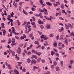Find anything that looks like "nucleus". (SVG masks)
I'll return each instance as SVG.
<instances>
[{"label": "nucleus", "mask_w": 74, "mask_h": 74, "mask_svg": "<svg viewBox=\"0 0 74 74\" xmlns=\"http://www.w3.org/2000/svg\"><path fill=\"white\" fill-rule=\"evenodd\" d=\"M12 39L13 40L12 41V44H11L12 46H13V45H16V43H15V38H12Z\"/></svg>", "instance_id": "nucleus-1"}, {"label": "nucleus", "mask_w": 74, "mask_h": 74, "mask_svg": "<svg viewBox=\"0 0 74 74\" xmlns=\"http://www.w3.org/2000/svg\"><path fill=\"white\" fill-rule=\"evenodd\" d=\"M18 50H17V52L18 53H20L21 52V51H22V50L21 49V47H18Z\"/></svg>", "instance_id": "nucleus-2"}, {"label": "nucleus", "mask_w": 74, "mask_h": 74, "mask_svg": "<svg viewBox=\"0 0 74 74\" xmlns=\"http://www.w3.org/2000/svg\"><path fill=\"white\" fill-rule=\"evenodd\" d=\"M6 66H7L8 67V68L9 69H10L11 70V69H12V68H11V67H10V65L9 64L7 63V62H6L5 63Z\"/></svg>", "instance_id": "nucleus-3"}, {"label": "nucleus", "mask_w": 74, "mask_h": 74, "mask_svg": "<svg viewBox=\"0 0 74 74\" xmlns=\"http://www.w3.org/2000/svg\"><path fill=\"white\" fill-rule=\"evenodd\" d=\"M23 36H21L20 37V39L21 40H23V39H24V38H26V35H25V34H23Z\"/></svg>", "instance_id": "nucleus-4"}, {"label": "nucleus", "mask_w": 74, "mask_h": 74, "mask_svg": "<svg viewBox=\"0 0 74 74\" xmlns=\"http://www.w3.org/2000/svg\"><path fill=\"white\" fill-rule=\"evenodd\" d=\"M44 13L46 15H48V13L47 12V10L45 9V8H44Z\"/></svg>", "instance_id": "nucleus-5"}, {"label": "nucleus", "mask_w": 74, "mask_h": 74, "mask_svg": "<svg viewBox=\"0 0 74 74\" xmlns=\"http://www.w3.org/2000/svg\"><path fill=\"white\" fill-rule=\"evenodd\" d=\"M38 23L39 24H40V25H43V24H44L43 22H41V21L40 20L38 19Z\"/></svg>", "instance_id": "nucleus-6"}, {"label": "nucleus", "mask_w": 74, "mask_h": 74, "mask_svg": "<svg viewBox=\"0 0 74 74\" xmlns=\"http://www.w3.org/2000/svg\"><path fill=\"white\" fill-rule=\"evenodd\" d=\"M46 4L49 5V6H52V3H51L49 2H46Z\"/></svg>", "instance_id": "nucleus-7"}, {"label": "nucleus", "mask_w": 74, "mask_h": 74, "mask_svg": "<svg viewBox=\"0 0 74 74\" xmlns=\"http://www.w3.org/2000/svg\"><path fill=\"white\" fill-rule=\"evenodd\" d=\"M63 30H64V28L63 27H62L61 28V29H58V32H62V31H63Z\"/></svg>", "instance_id": "nucleus-8"}, {"label": "nucleus", "mask_w": 74, "mask_h": 74, "mask_svg": "<svg viewBox=\"0 0 74 74\" xmlns=\"http://www.w3.org/2000/svg\"><path fill=\"white\" fill-rule=\"evenodd\" d=\"M12 33L14 34H15V33H16V32H15V29H14V27H12Z\"/></svg>", "instance_id": "nucleus-9"}, {"label": "nucleus", "mask_w": 74, "mask_h": 74, "mask_svg": "<svg viewBox=\"0 0 74 74\" xmlns=\"http://www.w3.org/2000/svg\"><path fill=\"white\" fill-rule=\"evenodd\" d=\"M4 25H5L4 23H1V27L3 29H5V27L4 26Z\"/></svg>", "instance_id": "nucleus-10"}, {"label": "nucleus", "mask_w": 74, "mask_h": 74, "mask_svg": "<svg viewBox=\"0 0 74 74\" xmlns=\"http://www.w3.org/2000/svg\"><path fill=\"white\" fill-rule=\"evenodd\" d=\"M14 71L15 74H19V72L18 71L16 70V69L14 70Z\"/></svg>", "instance_id": "nucleus-11"}, {"label": "nucleus", "mask_w": 74, "mask_h": 74, "mask_svg": "<svg viewBox=\"0 0 74 74\" xmlns=\"http://www.w3.org/2000/svg\"><path fill=\"white\" fill-rule=\"evenodd\" d=\"M32 59H33V58H34L35 59H37V56H36L35 55H33L32 56V57H31Z\"/></svg>", "instance_id": "nucleus-12"}, {"label": "nucleus", "mask_w": 74, "mask_h": 74, "mask_svg": "<svg viewBox=\"0 0 74 74\" xmlns=\"http://www.w3.org/2000/svg\"><path fill=\"white\" fill-rule=\"evenodd\" d=\"M46 28L48 29H51V25H47Z\"/></svg>", "instance_id": "nucleus-13"}, {"label": "nucleus", "mask_w": 74, "mask_h": 74, "mask_svg": "<svg viewBox=\"0 0 74 74\" xmlns=\"http://www.w3.org/2000/svg\"><path fill=\"white\" fill-rule=\"evenodd\" d=\"M47 36L45 35H42L40 36V38H45V37H46Z\"/></svg>", "instance_id": "nucleus-14"}, {"label": "nucleus", "mask_w": 74, "mask_h": 74, "mask_svg": "<svg viewBox=\"0 0 74 74\" xmlns=\"http://www.w3.org/2000/svg\"><path fill=\"white\" fill-rule=\"evenodd\" d=\"M65 28H66V29L67 30H69V27H68V26L66 24H65Z\"/></svg>", "instance_id": "nucleus-15"}, {"label": "nucleus", "mask_w": 74, "mask_h": 74, "mask_svg": "<svg viewBox=\"0 0 74 74\" xmlns=\"http://www.w3.org/2000/svg\"><path fill=\"white\" fill-rule=\"evenodd\" d=\"M62 13H63V14H65V15H67V12H65V10H62Z\"/></svg>", "instance_id": "nucleus-16"}, {"label": "nucleus", "mask_w": 74, "mask_h": 74, "mask_svg": "<svg viewBox=\"0 0 74 74\" xmlns=\"http://www.w3.org/2000/svg\"><path fill=\"white\" fill-rule=\"evenodd\" d=\"M8 32H10V36H12V32H11V29H9V30L8 31Z\"/></svg>", "instance_id": "nucleus-17"}, {"label": "nucleus", "mask_w": 74, "mask_h": 74, "mask_svg": "<svg viewBox=\"0 0 74 74\" xmlns=\"http://www.w3.org/2000/svg\"><path fill=\"white\" fill-rule=\"evenodd\" d=\"M3 36H5V33H6V31L5 30H4L3 31Z\"/></svg>", "instance_id": "nucleus-18"}, {"label": "nucleus", "mask_w": 74, "mask_h": 74, "mask_svg": "<svg viewBox=\"0 0 74 74\" xmlns=\"http://www.w3.org/2000/svg\"><path fill=\"white\" fill-rule=\"evenodd\" d=\"M32 62H33L34 64H36V63H37V62H36V60H32Z\"/></svg>", "instance_id": "nucleus-19"}, {"label": "nucleus", "mask_w": 74, "mask_h": 74, "mask_svg": "<svg viewBox=\"0 0 74 74\" xmlns=\"http://www.w3.org/2000/svg\"><path fill=\"white\" fill-rule=\"evenodd\" d=\"M15 38H16V39H17V40H20V38H19V37L16 36H15Z\"/></svg>", "instance_id": "nucleus-20"}, {"label": "nucleus", "mask_w": 74, "mask_h": 74, "mask_svg": "<svg viewBox=\"0 0 74 74\" xmlns=\"http://www.w3.org/2000/svg\"><path fill=\"white\" fill-rule=\"evenodd\" d=\"M51 53L52 56H53V55H55V52L53 51H51Z\"/></svg>", "instance_id": "nucleus-21"}, {"label": "nucleus", "mask_w": 74, "mask_h": 74, "mask_svg": "<svg viewBox=\"0 0 74 74\" xmlns=\"http://www.w3.org/2000/svg\"><path fill=\"white\" fill-rule=\"evenodd\" d=\"M59 35H58L56 37V39L57 40H58L59 39Z\"/></svg>", "instance_id": "nucleus-22"}, {"label": "nucleus", "mask_w": 74, "mask_h": 74, "mask_svg": "<svg viewBox=\"0 0 74 74\" xmlns=\"http://www.w3.org/2000/svg\"><path fill=\"white\" fill-rule=\"evenodd\" d=\"M56 69L57 71H59V70H60L59 68L58 67H56Z\"/></svg>", "instance_id": "nucleus-23"}, {"label": "nucleus", "mask_w": 74, "mask_h": 74, "mask_svg": "<svg viewBox=\"0 0 74 74\" xmlns=\"http://www.w3.org/2000/svg\"><path fill=\"white\" fill-rule=\"evenodd\" d=\"M12 54L13 56H15V52L14 51H12Z\"/></svg>", "instance_id": "nucleus-24"}, {"label": "nucleus", "mask_w": 74, "mask_h": 74, "mask_svg": "<svg viewBox=\"0 0 74 74\" xmlns=\"http://www.w3.org/2000/svg\"><path fill=\"white\" fill-rule=\"evenodd\" d=\"M60 64L61 66H63V62L62 61H61L60 62Z\"/></svg>", "instance_id": "nucleus-25"}, {"label": "nucleus", "mask_w": 74, "mask_h": 74, "mask_svg": "<svg viewBox=\"0 0 74 74\" xmlns=\"http://www.w3.org/2000/svg\"><path fill=\"white\" fill-rule=\"evenodd\" d=\"M35 44H37V45H39V43L37 41H35L34 42Z\"/></svg>", "instance_id": "nucleus-26"}, {"label": "nucleus", "mask_w": 74, "mask_h": 74, "mask_svg": "<svg viewBox=\"0 0 74 74\" xmlns=\"http://www.w3.org/2000/svg\"><path fill=\"white\" fill-rule=\"evenodd\" d=\"M17 23H18V26H19V25H20V22H19V20H17Z\"/></svg>", "instance_id": "nucleus-27"}, {"label": "nucleus", "mask_w": 74, "mask_h": 74, "mask_svg": "<svg viewBox=\"0 0 74 74\" xmlns=\"http://www.w3.org/2000/svg\"><path fill=\"white\" fill-rule=\"evenodd\" d=\"M53 64L55 66H56V65H57V63H56V61H54L53 62Z\"/></svg>", "instance_id": "nucleus-28"}, {"label": "nucleus", "mask_w": 74, "mask_h": 74, "mask_svg": "<svg viewBox=\"0 0 74 74\" xmlns=\"http://www.w3.org/2000/svg\"><path fill=\"white\" fill-rule=\"evenodd\" d=\"M41 60V58H39L37 60V61H38V62H40Z\"/></svg>", "instance_id": "nucleus-29"}, {"label": "nucleus", "mask_w": 74, "mask_h": 74, "mask_svg": "<svg viewBox=\"0 0 74 74\" xmlns=\"http://www.w3.org/2000/svg\"><path fill=\"white\" fill-rule=\"evenodd\" d=\"M26 70V69L25 68H24L22 69V71L23 72H25Z\"/></svg>", "instance_id": "nucleus-30"}, {"label": "nucleus", "mask_w": 74, "mask_h": 74, "mask_svg": "<svg viewBox=\"0 0 74 74\" xmlns=\"http://www.w3.org/2000/svg\"><path fill=\"white\" fill-rule=\"evenodd\" d=\"M31 61V60H30V59L28 58L27 59V62H28V63H30V62Z\"/></svg>", "instance_id": "nucleus-31"}, {"label": "nucleus", "mask_w": 74, "mask_h": 74, "mask_svg": "<svg viewBox=\"0 0 74 74\" xmlns=\"http://www.w3.org/2000/svg\"><path fill=\"white\" fill-rule=\"evenodd\" d=\"M67 13H68V14H70L71 13V11H70L69 10H68L67 11Z\"/></svg>", "instance_id": "nucleus-32"}, {"label": "nucleus", "mask_w": 74, "mask_h": 74, "mask_svg": "<svg viewBox=\"0 0 74 74\" xmlns=\"http://www.w3.org/2000/svg\"><path fill=\"white\" fill-rule=\"evenodd\" d=\"M59 18L60 20H61L62 21H63V20H64V18H62V17H59Z\"/></svg>", "instance_id": "nucleus-33"}, {"label": "nucleus", "mask_w": 74, "mask_h": 74, "mask_svg": "<svg viewBox=\"0 0 74 74\" xmlns=\"http://www.w3.org/2000/svg\"><path fill=\"white\" fill-rule=\"evenodd\" d=\"M53 45L54 47H56V45H57V43H54Z\"/></svg>", "instance_id": "nucleus-34"}, {"label": "nucleus", "mask_w": 74, "mask_h": 74, "mask_svg": "<svg viewBox=\"0 0 74 74\" xmlns=\"http://www.w3.org/2000/svg\"><path fill=\"white\" fill-rule=\"evenodd\" d=\"M44 17L46 19H47V20H49V18H48L47 17V16H45Z\"/></svg>", "instance_id": "nucleus-35"}, {"label": "nucleus", "mask_w": 74, "mask_h": 74, "mask_svg": "<svg viewBox=\"0 0 74 74\" xmlns=\"http://www.w3.org/2000/svg\"><path fill=\"white\" fill-rule=\"evenodd\" d=\"M56 4H58V5H60V3L59 2H56Z\"/></svg>", "instance_id": "nucleus-36"}, {"label": "nucleus", "mask_w": 74, "mask_h": 74, "mask_svg": "<svg viewBox=\"0 0 74 74\" xmlns=\"http://www.w3.org/2000/svg\"><path fill=\"white\" fill-rule=\"evenodd\" d=\"M70 62H71L70 63V64H72V63H74V60H71Z\"/></svg>", "instance_id": "nucleus-37"}, {"label": "nucleus", "mask_w": 74, "mask_h": 74, "mask_svg": "<svg viewBox=\"0 0 74 74\" xmlns=\"http://www.w3.org/2000/svg\"><path fill=\"white\" fill-rule=\"evenodd\" d=\"M44 8L43 9V10H40V11L41 12H44Z\"/></svg>", "instance_id": "nucleus-38"}, {"label": "nucleus", "mask_w": 74, "mask_h": 74, "mask_svg": "<svg viewBox=\"0 0 74 74\" xmlns=\"http://www.w3.org/2000/svg\"><path fill=\"white\" fill-rule=\"evenodd\" d=\"M49 36L50 37H53V34H51L49 35Z\"/></svg>", "instance_id": "nucleus-39"}, {"label": "nucleus", "mask_w": 74, "mask_h": 74, "mask_svg": "<svg viewBox=\"0 0 74 74\" xmlns=\"http://www.w3.org/2000/svg\"><path fill=\"white\" fill-rule=\"evenodd\" d=\"M71 2L72 4H73L74 3V1L73 0H71Z\"/></svg>", "instance_id": "nucleus-40"}, {"label": "nucleus", "mask_w": 74, "mask_h": 74, "mask_svg": "<svg viewBox=\"0 0 74 74\" xmlns=\"http://www.w3.org/2000/svg\"><path fill=\"white\" fill-rule=\"evenodd\" d=\"M36 55H37L38 56H40L41 55V53L40 52L37 53Z\"/></svg>", "instance_id": "nucleus-41"}, {"label": "nucleus", "mask_w": 74, "mask_h": 74, "mask_svg": "<svg viewBox=\"0 0 74 74\" xmlns=\"http://www.w3.org/2000/svg\"><path fill=\"white\" fill-rule=\"evenodd\" d=\"M55 55H56V56L58 57H59V53H56L55 54Z\"/></svg>", "instance_id": "nucleus-42"}, {"label": "nucleus", "mask_w": 74, "mask_h": 74, "mask_svg": "<svg viewBox=\"0 0 74 74\" xmlns=\"http://www.w3.org/2000/svg\"><path fill=\"white\" fill-rule=\"evenodd\" d=\"M61 7L62 8V9H64V5H61Z\"/></svg>", "instance_id": "nucleus-43"}, {"label": "nucleus", "mask_w": 74, "mask_h": 74, "mask_svg": "<svg viewBox=\"0 0 74 74\" xmlns=\"http://www.w3.org/2000/svg\"><path fill=\"white\" fill-rule=\"evenodd\" d=\"M30 24V22H27V25L25 26H27V27H28V25Z\"/></svg>", "instance_id": "nucleus-44"}, {"label": "nucleus", "mask_w": 74, "mask_h": 74, "mask_svg": "<svg viewBox=\"0 0 74 74\" xmlns=\"http://www.w3.org/2000/svg\"><path fill=\"white\" fill-rule=\"evenodd\" d=\"M5 42V40H3L1 41V42Z\"/></svg>", "instance_id": "nucleus-45"}, {"label": "nucleus", "mask_w": 74, "mask_h": 74, "mask_svg": "<svg viewBox=\"0 0 74 74\" xmlns=\"http://www.w3.org/2000/svg\"><path fill=\"white\" fill-rule=\"evenodd\" d=\"M13 15H14V12H12V14L11 15V16H12V17H14V16Z\"/></svg>", "instance_id": "nucleus-46"}, {"label": "nucleus", "mask_w": 74, "mask_h": 74, "mask_svg": "<svg viewBox=\"0 0 74 74\" xmlns=\"http://www.w3.org/2000/svg\"><path fill=\"white\" fill-rule=\"evenodd\" d=\"M19 9L20 11H21V10H22V7H21V6H20L19 8Z\"/></svg>", "instance_id": "nucleus-47"}, {"label": "nucleus", "mask_w": 74, "mask_h": 74, "mask_svg": "<svg viewBox=\"0 0 74 74\" xmlns=\"http://www.w3.org/2000/svg\"><path fill=\"white\" fill-rule=\"evenodd\" d=\"M32 19H33V21H36V19H35V18H34V17H32Z\"/></svg>", "instance_id": "nucleus-48"}, {"label": "nucleus", "mask_w": 74, "mask_h": 74, "mask_svg": "<svg viewBox=\"0 0 74 74\" xmlns=\"http://www.w3.org/2000/svg\"><path fill=\"white\" fill-rule=\"evenodd\" d=\"M53 50L56 52H58V50H57L56 49H53Z\"/></svg>", "instance_id": "nucleus-49"}, {"label": "nucleus", "mask_w": 74, "mask_h": 74, "mask_svg": "<svg viewBox=\"0 0 74 74\" xmlns=\"http://www.w3.org/2000/svg\"><path fill=\"white\" fill-rule=\"evenodd\" d=\"M33 69H38V68L36 66H34L33 67Z\"/></svg>", "instance_id": "nucleus-50"}, {"label": "nucleus", "mask_w": 74, "mask_h": 74, "mask_svg": "<svg viewBox=\"0 0 74 74\" xmlns=\"http://www.w3.org/2000/svg\"><path fill=\"white\" fill-rule=\"evenodd\" d=\"M60 10V8H57L56 9V10L57 11H59V10Z\"/></svg>", "instance_id": "nucleus-51"}, {"label": "nucleus", "mask_w": 74, "mask_h": 74, "mask_svg": "<svg viewBox=\"0 0 74 74\" xmlns=\"http://www.w3.org/2000/svg\"><path fill=\"white\" fill-rule=\"evenodd\" d=\"M41 4H43V1L42 0H39Z\"/></svg>", "instance_id": "nucleus-52"}, {"label": "nucleus", "mask_w": 74, "mask_h": 74, "mask_svg": "<svg viewBox=\"0 0 74 74\" xmlns=\"http://www.w3.org/2000/svg\"><path fill=\"white\" fill-rule=\"evenodd\" d=\"M17 5H18V4H17V3H15L14 4V6H15V7L16 8L17 7Z\"/></svg>", "instance_id": "nucleus-53"}, {"label": "nucleus", "mask_w": 74, "mask_h": 74, "mask_svg": "<svg viewBox=\"0 0 74 74\" xmlns=\"http://www.w3.org/2000/svg\"><path fill=\"white\" fill-rule=\"evenodd\" d=\"M38 32L39 33V34H40V36L41 35V34H42V33L41 32L38 31Z\"/></svg>", "instance_id": "nucleus-54"}, {"label": "nucleus", "mask_w": 74, "mask_h": 74, "mask_svg": "<svg viewBox=\"0 0 74 74\" xmlns=\"http://www.w3.org/2000/svg\"><path fill=\"white\" fill-rule=\"evenodd\" d=\"M31 10L32 11H35V10L34 9V8H31Z\"/></svg>", "instance_id": "nucleus-55"}, {"label": "nucleus", "mask_w": 74, "mask_h": 74, "mask_svg": "<svg viewBox=\"0 0 74 74\" xmlns=\"http://www.w3.org/2000/svg\"><path fill=\"white\" fill-rule=\"evenodd\" d=\"M53 5L54 7H56V6H58V4H56L55 3H53Z\"/></svg>", "instance_id": "nucleus-56"}, {"label": "nucleus", "mask_w": 74, "mask_h": 74, "mask_svg": "<svg viewBox=\"0 0 74 74\" xmlns=\"http://www.w3.org/2000/svg\"><path fill=\"white\" fill-rule=\"evenodd\" d=\"M15 35L18 36V35H19V33H17L16 32H15Z\"/></svg>", "instance_id": "nucleus-57"}, {"label": "nucleus", "mask_w": 74, "mask_h": 74, "mask_svg": "<svg viewBox=\"0 0 74 74\" xmlns=\"http://www.w3.org/2000/svg\"><path fill=\"white\" fill-rule=\"evenodd\" d=\"M33 27H34V28H36V25H34L33 26Z\"/></svg>", "instance_id": "nucleus-58"}, {"label": "nucleus", "mask_w": 74, "mask_h": 74, "mask_svg": "<svg viewBox=\"0 0 74 74\" xmlns=\"http://www.w3.org/2000/svg\"><path fill=\"white\" fill-rule=\"evenodd\" d=\"M65 42L66 45H67L68 44V42H67V40H66Z\"/></svg>", "instance_id": "nucleus-59"}, {"label": "nucleus", "mask_w": 74, "mask_h": 74, "mask_svg": "<svg viewBox=\"0 0 74 74\" xmlns=\"http://www.w3.org/2000/svg\"><path fill=\"white\" fill-rule=\"evenodd\" d=\"M43 44H44V46H47V45H49V44L44 43Z\"/></svg>", "instance_id": "nucleus-60"}, {"label": "nucleus", "mask_w": 74, "mask_h": 74, "mask_svg": "<svg viewBox=\"0 0 74 74\" xmlns=\"http://www.w3.org/2000/svg\"><path fill=\"white\" fill-rule=\"evenodd\" d=\"M44 48H45V47H44V46H42V50H44Z\"/></svg>", "instance_id": "nucleus-61"}, {"label": "nucleus", "mask_w": 74, "mask_h": 74, "mask_svg": "<svg viewBox=\"0 0 74 74\" xmlns=\"http://www.w3.org/2000/svg\"><path fill=\"white\" fill-rule=\"evenodd\" d=\"M30 54H31V52H28L27 54L29 56L30 55Z\"/></svg>", "instance_id": "nucleus-62"}, {"label": "nucleus", "mask_w": 74, "mask_h": 74, "mask_svg": "<svg viewBox=\"0 0 74 74\" xmlns=\"http://www.w3.org/2000/svg\"><path fill=\"white\" fill-rule=\"evenodd\" d=\"M69 27H71V28L72 27V26H71V25L70 24H69Z\"/></svg>", "instance_id": "nucleus-63"}, {"label": "nucleus", "mask_w": 74, "mask_h": 74, "mask_svg": "<svg viewBox=\"0 0 74 74\" xmlns=\"http://www.w3.org/2000/svg\"><path fill=\"white\" fill-rule=\"evenodd\" d=\"M62 46L63 48H64V47H65V45H64V44L62 45Z\"/></svg>", "instance_id": "nucleus-64"}]
</instances>
